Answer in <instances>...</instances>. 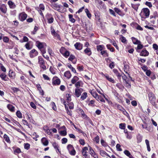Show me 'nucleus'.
<instances>
[{
	"mask_svg": "<svg viewBox=\"0 0 158 158\" xmlns=\"http://www.w3.org/2000/svg\"><path fill=\"white\" fill-rule=\"evenodd\" d=\"M66 50L64 47H62L60 50V52L62 55Z\"/></svg>",
	"mask_w": 158,
	"mask_h": 158,
	"instance_id": "obj_51",
	"label": "nucleus"
},
{
	"mask_svg": "<svg viewBox=\"0 0 158 158\" xmlns=\"http://www.w3.org/2000/svg\"><path fill=\"white\" fill-rule=\"evenodd\" d=\"M121 146L120 144H117L116 145V148L117 149V150L118 151H122V149L121 148H120Z\"/></svg>",
	"mask_w": 158,
	"mask_h": 158,
	"instance_id": "obj_59",
	"label": "nucleus"
},
{
	"mask_svg": "<svg viewBox=\"0 0 158 158\" xmlns=\"http://www.w3.org/2000/svg\"><path fill=\"white\" fill-rule=\"evenodd\" d=\"M125 123H121L119 125V128L121 129H125Z\"/></svg>",
	"mask_w": 158,
	"mask_h": 158,
	"instance_id": "obj_53",
	"label": "nucleus"
},
{
	"mask_svg": "<svg viewBox=\"0 0 158 158\" xmlns=\"http://www.w3.org/2000/svg\"><path fill=\"white\" fill-rule=\"evenodd\" d=\"M123 64L124 65L123 67L124 71L126 73L128 74V72L129 69V66L128 65L125 64L124 63Z\"/></svg>",
	"mask_w": 158,
	"mask_h": 158,
	"instance_id": "obj_26",
	"label": "nucleus"
},
{
	"mask_svg": "<svg viewBox=\"0 0 158 158\" xmlns=\"http://www.w3.org/2000/svg\"><path fill=\"white\" fill-rule=\"evenodd\" d=\"M89 93L92 95V96L96 99L99 96L96 92L93 91V90H90L89 91Z\"/></svg>",
	"mask_w": 158,
	"mask_h": 158,
	"instance_id": "obj_23",
	"label": "nucleus"
},
{
	"mask_svg": "<svg viewBox=\"0 0 158 158\" xmlns=\"http://www.w3.org/2000/svg\"><path fill=\"white\" fill-rule=\"evenodd\" d=\"M64 75L68 79L70 78L72 76L70 72L69 71H67L65 72Z\"/></svg>",
	"mask_w": 158,
	"mask_h": 158,
	"instance_id": "obj_22",
	"label": "nucleus"
},
{
	"mask_svg": "<svg viewBox=\"0 0 158 158\" xmlns=\"http://www.w3.org/2000/svg\"><path fill=\"white\" fill-rule=\"evenodd\" d=\"M38 52L35 49H33L29 52L30 57L31 58H33L38 55Z\"/></svg>",
	"mask_w": 158,
	"mask_h": 158,
	"instance_id": "obj_8",
	"label": "nucleus"
},
{
	"mask_svg": "<svg viewBox=\"0 0 158 158\" xmlns=\"http://www.w3.org/2000/svg\"><path fill=\"white\" fill-rule=\"evenodd\" d=\"M32 136H33V139H34L35 141H37V138L39 137V135H37L35 132H34L32 134Z\"/></svg>",
	"mask_w": 158,
	"mask_h": 158,
	"instance_id": "obj_47",
	"label": "nucleus"
},
{
	"mask_svg": "<svg viewBox=\"0 0 158 158\" xmlns=\"http://www.w3.org/2000/svg\"><path fill=\"white\" fill-rule=\"evenodd\" d=\"M36 45L40 49L42 53L45 54L46 53V44L45 43L40 42L39 41H37L36 42Z\"/></svg>",
	"mask_w": 158,
	"mask_h": 158,
	"instance_id": "obj_1",
	"label": "nucleus"
},
{
	"mask_svg": "<svg viewBox=\"0 0 158 158\" xmlns=\"http://www.w3.org/2000/svg\"><path fill=\"white\" fill-rule=\"evenodd\" d=\"M38 63L41 68L44 70L46 69V67L45 65V62L43 58L41 56L38 57Z\"/></svg>",
	"mask_w": 158,
	"mask_h": 158,
	"instance_id": "obj_4",
	"label": "nucleus"
},
{
	"mask_svg": "<svg viewBox=\"0 0 158 158\" xmlns=\"http://www.w3.org/2000/svg\"><path fill=\"white\" fill-rule=\"evenodd\" d=\"M27 15L25 12L20 13L19 15V19L22 21L25 20L27 17Z\"/></svg>",
	"mask_w": 158,
	"mask_h": 158,
	"instance_id": "obj_9",
	"label": "nucleus"
},
{
	"mask_svg": "<svg viewBox=\"0 0 158 158\" xmlns=\"http://www.w3.org/2000/svg\"><path fill=\"white\" fill-rule=\"evenodd\" d=\"M79 99V100L82 101L84 100L87 97V94L86 92L83 93Z\"/></svg>",
	"mask_w": 158,
	"mask_h": 158,
	"instance_id": "obj_17",
	"label": "nucleus"
},
{
	"mask_svg": "<svg viewBox=\"0 0 158 158\" xmlns=\"http://www.w3.org/2000/svg\"><path fill=\"white\" fill-rule=\"evenodd\" d=\"M3 138L5 141H6L7 143H10V139L9 137L6 134H5L4 135Z\"/></svg>",
	"mask_w": 158,
	"mask_h": 158,
	"instance_id": "obj_33",
	"label": "nucleus"
},
{
	"mask_svg": "<svg viewBox=\"0 0 158 158\" xmlns=\"http://www.w3.org/2000/svg\"><path fill=\"white\" fill-rule=\"evenodd\" d=\"M14 153L15 154L17 155V154L20 153L21 152L20 149L19 148H17L15 149L14 151Z\"/></svg>",
	"mask_w": 158,
	"mask_h": 158,
	"instance_id": "obj_45",
	"label": "nucleus"
},
{
	"mask_svg": "<svg viewBox=\"0 0 158 158\" xmlns=\"http://www.w3.org/2000/svg\"><path fill=\"white\" fill-rule=\"evenodd\" d=\"M16 116L19 118H22V114L19 110H18L16 113Z\"/></svg>",
	"mask_w": 158,
	"mask_h": 158,
	"instance_id": "obj_43",
	"label": "nucleus"
},
{
	"mask_svg": "<svg viewBox=\"0 0 158 158\" xmlns=\"http://www.w3.org/2000/svg\"><path fill=\"white\" fill-rule=\"evenodd\" d=\"M35 9L37 11H38L40 15L41 16H44L42 11L44 10L45 7L43 4H40L39 6L36 7Z\"/></svg>",
	"mask_w": 158,
	"mask_h": 158,
	"instance_id": "obj_5",
	"label": "nucleus"
},
{
	"mask_svg": "<svg viewBox=\"0 0 158 158\" xmlns=\"http://www.w3.org/2000/svg\"><path fill=\"white\" fill-rule=\"evenodd\" d=\"M145 141L147 145L148 151V152H150L151 150V149L150 147L149 141L148 139H146Z\"/></svg>",
	"mask_w": 158,
	"mask_h": 158,
	"instance_id": "obj_37",
	"label": "nucleus"
},
{
	"mask_svg": "<svg viewBox=\"0 0 158 158\" xmlns=\"http://www.w3.org/2000/svg\"><path fill=\"white\" fill-rule=\"evenodd\" d=\"M25 47L27 49L29 50L33 48V45L31 44L30 42H29L25 44Z\"/></svg>",
	"mask_w": 158,
	"mask_h": 158,
	"instance_id": "obj_18",
	"label": "nucleus"
},
{
	"mask_svg": "<svg viewBox=\"0 0 158 158\" xmlns=\"http://www.w3.org/2000/svg\"><path fill=\"white\" fill-rule=\"evenodd\" d=\"M60 83V79L57 77H54L52 80V84L54 85H59Z\"/></svg>",
	"mask_w": 158,
	"mask_h": 158,
	"instance_id": "obj_6",
	"label": "nucleus"
},
{
	"mask_svg": "<svg viewBox=\"0 0 158 158\" xmlns=\"http://www.w3.org/2000/svg\"><path fill=\"white\" fill-rule=\"evenodd\" d=\"M79 78L76 76H74L72 79L71 82L73 84H75L76 82L78 81Z\"/></svg>",
	"mask_w": 158,
	"mask_h": 158,
	"instance_id": "obj_25",
	"label": "nucleus"
},
{
	"mask_svg": "<svg viewBox=\"0 0 158 158\" xmlns=\"http://www.w3.org/2000/svg\"><path fill=\"white\" fill-rule=\"evenodd\" d=\"M84 52L88 56H90L92 54V52L91 49L89 48H87L85 49Z\"/></svg>",
	"mask_w": 158,
	"mask_h": 158,
	"instance_id": "obj_20",
	"label": "nucleus"
},
{
	"mask_svg": "<svg viewBox=\"0 0 158 158\" xmlns=\"http://www.w3.org/2000/svg\"><path fill=\"white\" fill-rule=\"evenodd\" d=\"M113 72L118 77H120L121 76V75H120L119 73L118 72V71L116 69H113Z\"/></svg>",
	"mask_w": 158,
	"mask_h": 158,
	"instance_id": "obj_50",
	"label": "nucleus"
},
{
	"mask_svg": "<svg viewBox=\"0 0 158 158\" xmlns=\"http://www.w3.org/2000/svg\"><path fill=\"white\" fill-rule=\"evenodd\" d=\"M51 105L52 106V109L54 110H56V106L54 102H52L51 103Z\"/></svg>",
	"mask_w": 158,
	"mask_h": 158,
	"instance_id": "obj_55",
	"label": "nucleus"
},
{
	"mask_svg": "<svg viewBox=\"0 0 158 158\" xmlns=\"http://www.w3.org/2000/svg\"><path fill=\"white\" fill-rule=\"evenodd\" d=\"M60 134L62 136H65L67 134V132L65 130L61 131L60 132Z\"/></svg>",
	"mask_w": 158,
	"mask_h": 158,
	"instance_id": "obj_56",
	"label": "nucleus"
},
{
	"mask_svg": "<svg viewBox=\"0 0 158 158\" xmlns=\"http://www.w3.org/2000/svg\"><path fill=\"white\" fill-rule=\"evenodd\" d=\"M89 153L94 158H98L97 155L95 152L92 148L89 146Z\"/></svg>",
	"mask_w": 158,
	"mask_h": 158,
	"instance_id": "obj_10",
	"label": "nucleus"
},
{
	"mask_svg": "<svg viewBox=\"0 0 158 158\" xmlns=\"http://www.w3.org/2000/svg\"><path fill=\"white\" fill-rule=\"evenodd\" d=\"M69 21L73 23L75 21V20L73 18V15H72L69 14Z\"/></svg>",
	"mask_w": 158,
	"mask_h": 158,
	"instance_id": "obj_40",
	"label": "nucleus"
},
{
	"mask_svg": "<svg viewBox=\"0 0 158 158\" xmlns=\"http://www.w3.org/2000/svg\"><path fill=\"white\" fill-rule=\"evenodd\" d=\"M67 67L69 68L71 71L73 72L74 73H76V71L75 69L72 66L71 64H68L67 65Z\"/></svg>",
	"mask_w": 158,
	"mask_h": 158,
	"instance_id": "obj_38",
	"label": "nucleus"
},
{
	"mask_svg": "<svg viewBox=\"0 0 158 158\" xmlns=\"http://www.w3.org/2000/svg\"><path fill=\"white\" fill-rule=\"evenodd\" d=\"M104 76L106 77V78L109 81L113 83H115V81H114V79L111 77H110L109 76L106 74H105L104 75Z\"/></svg>",
	"mask_w": 158,
	"mask_h": 158,
	"instance_id": "obj_19",
	"label": "nucleus"
},
{
	"mask_svg": "<svg viewBox=\"0 0 158 158\" xmlns=\"http://www.w3.org/2000/svg\"><path fill=\"white\" fill-rule=\"evenodd\" d=\"M24 147L25 149L27 150H28L30 147V145L28 143H25L24 145Z\"/></svg>",
	"mask_w": 158,
	"mask_h": 158,
	"instance_id": "obj_61",
	"label": "nucleus"
},
{
	"mask_svg": "<svg viewBox=\"0 0 158 158\" xmlns=\"http://www.w3.org/2000/svg\"><path fill=\"white\" fill-rule=\"evenodd\" d=\"M99 4L100 5V8L101 9H105L106 8V6L104 3L102 1H100Z\"/></svg>",
	"mask_w": 158,
	"mask_h": 158,
	"instance_id": "obj_34",
	"label": "nucleus"
},
{
	"mask_svg": "<svg viewBox=\"0 0 158 158\" xmlns=\"http://www.w3.org/2000/svg\"><path fill=\"white\" fill-rule=\"evenodd\" d=\"M65 108L68 114L70 115H72V112L71 110H69L67 106L65 107Z\"/></svg>",
	"mask_w": 158,
	"mask_h": 158,
	"instance_id": "obj_52",
	"label": "nucleus"
},
{
	"mask_svg": "<svg viewBox=\"0 0 158 158\" xmlns=\"http://www.w3.org/2000/svg\"><path fill=\"white\" fill-rule=\"evenodd\" d=\"M7 108L11 112L15 111V107L11 104H8L7 105Z\"/></svg>",
	"mask_w": 158,
	"mask_h": 158,
	"instance_id": "obj_21",
	"label": "nucleus"
},
{
	"mask_svg": "<svg viewBox=\"0 0 158 158\" xmlns=\"http://www.w3.org/2000/svg\"><path fill=\"white\" fill-rule=\"evenodd\" d=\"M148 54L149 52L145 49H143L140 54V56H148Z\"/></svg>",
	"mask_w": 158,
	"mask_h": 158,
	"instance_id": "obj_16",
	"label": "nucleus"
},
{
	"mask_svg": "<svg viewBox=\"0 0 158 158\" xmlns=\"http://www.w3.org/2000/svg\"><path fill=\"white\" fill-rule=\"evenodd\" d=\"M41 142L44 146H47L48 144V141L45 137H43L41 139Z\"/></svg>",
	"mask_w": 158,
	"mask_h": 158,
	"instance_id": "obj_13",
	"label": "nucleus"
},
{
	"mask_svg": "<svg viewBox=\"0 0 158 158\" xmlns=\"http://www.w3.org/2000/svg\"><path fill=\"white\" fill-rule=\"evenodd\" d=\"M83 90L82 88H77L75 89L74 94L77 98L79 97L83 92Z\"/></svg>",
	"mask_w": 158,
	"mask_h": 158,
	"instance_id": "obj_7",
	"label": "nucleus"
},
{
	"mask_svg": "<svg viewBox=\"0 0 158 158\" xmlns=\"http://www.w3.org/2000/svg\"><path fill=\"white\" fill-rule=\"evenodd\" d=\"M51 6L54 9L59 11L60 10V6L56 4L53 3H51Z\"/></svg>",
	"mask_w": 158,
	"mask_h": 158,
	"instance_id": "obj_12",
	"label": "nucleus"
},
{
	"mask_svg": "<svg viewBox=\"0 0 158 158\" xmlns=\"http://www.w3.org/2000/svg\"><path fill=\"white\" fill-rule=\"evenodd\" d=\"M100 155L102 156H104L105 155H106L109 157H110V156L104 150H100Z\"/></svg>",
	"mask_w": 158,
	"mask_h": 158,
	"instance_id": "obj_32",
	"label": "nucleus"
},
{
	"mask_svg": "<svg viewBox=\"0 0 158 158\" xmlns=\"http://www.w3.org/2000/svg\"><path fill=\"white\" fill-rule=\"evenodd\" d=\"M85 12L86 13L87 17L89 19H90L91 17V15L88 9H85Z\"/></svg>",
	"mask_w": 158,
	"mask_h": 158,
	"instance_id": "obj_39",
	"label": "nucleus"
},
{
	"mask_svg": "<svg viewBox=\"0 0 158 158\" xmlns=\"http://www.w3.org/2000/svg\"><path fill=\"white\" fill-rule=\"evenodd\" d=\"M131 40L133 43L134 44H139V43H141L140 41L138 40L137 39L134 37H132Z\"/></svg>",
	"mask_w": 158,
	"mask_h": 158,
	"instance_id": "obj_27",
	"label": "nucleus"
},
{
	"mask_svg": "<svg viewBox=\"0 0 158 158\" xmlns=\"http://www.w3.org/2000/svg\"><path fill=\"white\" fill-rule=\"evenodd\" d=\"M131 5L132 7L135 10L137 11L138 8L139 6V4H131Z\"/></svg>",
	"mask_w": 158,
	"mask_h": 158,
	"instance_id": "obj_44",
	"label": "nucleus"
},
{
	"mask_svg": "<svg viewBox=\"0 0 158 158\" xmlns=\"http://www.w3.org/2000/svg\"><path fill=\"white\" fill-rule=\"evenodd\" d=\"M149 99L151 103L153 106L156 105V99L154 94L152 92H149L148 94Z\"/></svg>",
	"mask_w": 158,
	"mask_h": 158,
	"instance_id": "obj_3",
	"label": "nucleus"
},
{
	"mask_svg": "<svg viewBox=\"0 0 158 158\" xmlns=\"http://www.w3.org/2000/svg\"><path fill=\"white\" fill-rule=\"evenodd\" d=\"M0 10L4 14H5L6 12L7 8L4 4H2L0 6Z\"/></svg>",
	"mask_w": 158,
	"mask_h": 158,
	"instance_id": "obj_15",
	"label": "nucleus"
},
{
	"mask_svg": "<svg viewBox=\"0 0 158 158\" xmlns=\"http://www.w3.org/2000/svg\"><path fill=\"white\" fill-rule=\"evenodd\" d=\"M120 39L122 42L123 43H125L127 41L126 38L122 35Z\"/></svg>",
	"mask_w": 158,
	"mask_h": 158,
	"instance_id": "obj_58",
	"label": "nucleus"
},
{
	"mask_svg": "<svg viewBox=\"0 0 158 158\" xmlns=\"http://www.w3.org/2000/svg\"><path fill=\"white\" fill-rule=\"evenodd\" d=\"M49 18L47 17V19L48 20V23H52L54 21V19L53 17L51 16L50 15H48Z\"/></svg>",
	"mask_w": 158,
	"mask_h": 158,
	"instance_id": "obj_28",
	"label": "nucleus"
},
{
	"mask_svg": "<svg viewBox=\"0 0 158 158\" xmlns=\"http://www.w3.org/2000/svg\"><path fill=\"white\" fill-rule=\"evenodd\" d=\"M96 99L98 101H100L102 102H105V100L103 99L101 96H98Z\"/></svg>",
	"mask_w": 158,
	"mask_h": 158,
	"instance_id": "obj_41",
	"label": "nucleus"
},
{
	"mask_svg": "<svg viewBox=\"0 0 158 158\" xmlns=\"http://www.w3.org/2000/svg\"><path fill=\"white\" fill-rule=\"evenodd\" d=\"M8 4L10 8L14 9L15 7V5L14 3L11 1H8Z\"/></svg>",
	"mask_w": 158,
	"mask_h": 158,
	"instance_id": "obj_24",
	"label": "nucleus"
},
{
	"mask_svg": "<svg viewBox=\"0 0 158 158\" xmlns=\"http://www.w3.org/2000/svg\"><path fill=\"white\" fill-rule=\"evenodd\" d=\"M81 81H78L75 83V86L77 88H78L80 86V83Z\"/></svg>",
	"mask_w": 158,
	"mask_h": 158,
	"instance_id": "obj_62",
	"label": "nucleus"
},
{
	"mask_svg": "<svg viewBox=\"0 0 158 158\" xmlns=\"http://www.w3.org/2000/svg\"><path fill=\"white\" fill-rule=\"evenodd\" d=\"M6 75L5 73H2L0 75V77L4 81H7V79L6 78Z\"/></svg>",
	"mask_w": 158,
	"mask_h": 158,
	"instance_id": "obj_30",
	"label": "nucleus"
},
{
	"mask_svg": "<svg viewBox=\"0 0 158 158\" xmlns=\"http://www.w3.org/2000/svg\"><path fill=\"white\" fill-rule=\"evenodd\" d=\"M9 76L12 78H14L15 76V73L13 72H12L10 73V71L9 73Z\"/></svg>",
	"mask_w": 158,
	"mask_h": 158,
	"instance_id": "obj_49",
	"label": "nucleus"
},
{
	"mask_svg": "<svg viewBox=\"0 0 158 158\" xmlns=\"http://www.w3.org/2000/svg\"><path fill=\"white\" fill-rule=\"evenodd\" d=\"M95 101L94 100H91L88 103V105L90 106H93L94 103Z\"/></svg>",
	"mask_w": 158,
	"mask_h": 158,
	"instance_id": "obj_63",
	"label": "nucleus"
},
{
	"mask_svg": "<svg viewBox=\"0 0 158 158\" xmlns=\"http://www.w3.org/2000/svg\"><path fill=\"white\" fill-rule=\"evenodd\" d=\"M68 60L71 61H72V62L74 64L76 63V60L75 58V56L73 55H70L69 57L68 58Z\"/></svg>",
	"mask_w": 158,
	"mask_h": 158,
	"instance_id": "obj_14",
	"label": "nucleus"
},
{
	"mask_svg": "<svg viewBox=\"0 0 158 158\" xmlns=\"http://www.w3.org/2000/svg\"><path fill=\"white\" fill-rule=\"evenodd\" d=\"M103 46L102 45H99L97 46V48L98 51H101L102 50Z\"/></svg>",
	"mask_w": 158,
	"mask_h": 158,
	"instance_id": "obj_54",
	"label": "nucleus"
},
{
	"mask_svg": "<svg viewBox=\"0 0 158 158\" xmlns=\"http://www.w3.org/2000/svg\"><path fill=\"white\" fill-rule=\"evenodd\" d=\"M101 54L104 57H106L108 56V55L107 53L106 52V51H102L101 52Z\"/></svg>",
	"mask_w": 158,
	"mask_h": 158,
	"instance_id": "obj_46",
	"label": "nucleus"
},
{
	"mask_svg": "<svg viewBox=\"0 0 158 158\" xmlns=\"http://www.w3.org/2000/svg\"><path fill=\"white\" fill-rule=\"evenodd\" d=\"M28 120H29L30 122L32 123H34L35 121L32 118V116L31 115H27Z\"/></svg>",
	"mask_w": 158,
	"mask_h": 158,
	"instance_id": "obj_42",
	"label": "nucleus"
},
{
	"mask_svg": "<svg viewBox=\"0 0 158 158\" xmlns=\"http://www.w3.org/2000/svg\"><path fill=\"white\" fill-rule=\"evenodd\" d=\"M149 9L147 8H144L142 9L140 15L142 18L145 19L149 16Z\"/></svg>",
	"mask_w": 158,
	"mask_h": 158,
	"instance_id": "obj_2",
	"label": "nucleus"
},
{
	"mask_svg": "<svg viewBox=\"0 0 158 158\" xmlns=\"http://www.w3.org/2000/svg\"><path fill=\"white\" fill-rule=\"evenodd\" d=\"M88 150V148L86 147H85L83 148L82 151V153L83 156H84L87 154V151Z\"/></svg>",
	"mask_w": 158,
	"mask_h": 158,
	"instance_id": "obj_31",
	"label": "nucleus"
},
{
	"mask_svg": "<svg viewBox=\"0 0 158 158\" xmlns=\"http://www.w3.org/2000/svg\"><path fill=\"white\" fill-rule=\"evenodd\" d=\"M67 148L69 152L71 151L72 150H73L74 149L73 145L70 144L68 145Z\"/></svg>",
	"mask_w": 158,
	"mask_h": 158,
	"instance_id": "obj_48",
	"label": "nucleus"
},
{
	"mask_svg": "<svg viewBox=\"0 0 158 158\" xmlns=\"http://www.w3.org/2000/svg\"><path fill=\"white\" fill-rule=\"evenodd\" d=\"M123 152L128 157L131 154L130 152L127 150H125Z\"/></svg>",
	"mask_w": 158,
	"mask_h": 158,
	"instance_id": "obj_64",
	"label": "nucleus"
},
{
	"mask_svg": "<svg viewBox=\"0 0 158 158\" xmlns=\"http://www.w3.org/2000/svg\"><path fill=\"white\" fill-rule=\"evenodd\" d=\"M38 27L36 26H35L33 31L32 32L33 34H35L36 31L38 30Z\"/></svg>",
	"mask_w": 158,
	"mask_h": 158,
	"instance_id": "obj_60",
	"label": "nucleus"
},
{
	"mask_svg": "<svg viewBox=\"0 0 158 158\" xmlns=\"http://www.w3.org/2000/svg\"><path fill=\"white\" fill-rule=\"evenodd\" d=\"M69 152L70 154L71 155L75 156L76 154V152L74 149Z\"/></svg>",
	"mask_w": 158,
	"mask_h": 158,
	"instance_id": "obj_57",
	"label": "nucleus"
},
{
	"mask_svg": "<svg viewBox=\"0 0 158 158\" xmlns=\"http://www.w3.org/2000/svg\"><path fill=\"white\" fill-rule=\"evenodd\" d=\"M83 44L77 42L74 45V46L76 49L78 50H81L82 49L83 47Z\"/></svg>",
	"mask_w": 158,
	"mask_h": 158,
	"instance_id": "obj_11",
	"label": "nucleus"
},
{
	"mask_svg": "<svg viewBox=\"0 0 158 158\" xmlns=\"http://www.w3.org/2000/svg\"><path fill=\"white\" fill-rule=\"evenodd\" d=\"M65 97L68 102H70L71 100V95L69 94H67L66 95Z\"/></svg>",
	"mask_w": 158,
	"mask_h": 158,
	"instance_id": "obj_36",
	"label": "nucleus"
},
{
	"mask_svg": "<svg viewBox=\"0 0 158 158\" xmlns=\"http://www.w3.org/2000/svg\"><path fill=\"white\" fill-rule=\"evenodd\" d=\"M62 55L65 58H68L70 55V52L66 50Z\"/></svg>",
	"mask_w": 158,
	"mask_h": 158,
	"instance_id": "obj_35",
	"label": "nucleus"
},
{
	"mask_svg": "<svg viewBox=\"0 0 158 158\" xmlns=\"http://www.w3.org/2000/svg\"><path fill=\"white\" fill-rule=\"evenodd\" d=\"M52 35L54 36L55 39H56L60 40V35L56 31L52 34Z\"/></svg>",
	"mask_w": 158,
	"mask_h": 158,
	"instance_id": "obj_29",
	"label": "nucleus"
}]
</instances>
